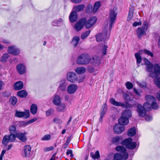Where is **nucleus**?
I'll return each instance as SVG.
<instances>
[{"label": "nucleus", "mask_w": 160, "mask_h": 160, "mask_svg": "<svg viewBox=\"0 0 160 160\" xmlns=\"http://www.w3.org/2000/svg\"><path fill=\"white\" fill-rule=\"evenodd\" d=\"M143 60L144 62V64L146 66L145 71L149 73L148 75V77L153 78L154 76L153 70L154 65L146 58H144Z\"/></svg>", "instance_id": "obj_1"}, {"label": "nucleus", "mask_w": 160, "mask_h": 160, "mask_svg": "<svg viewBox=\"0 0 160 160\" xmlns=\"http://www.w3.org/2000/svg\"><path fill=\"white\" fill-rule=\"evenodd\" d=\"M121 144L122 145L125 146L126 148L130 150L135 149L137 146V143L132 142V139L130 137L122 140Z\"/></svg>", "instance_id": "obj_2"}, {"label": "nucleus", "mask_w": 160, "mask_h": 160, "mask_svg": "<svg viewBox=\"0 0 160 160\" xmlns=\"http://www.w3.org/2000/svg\"><path fill=\"white\" fill-rule=\"evenodd\" d=\"M91 58L88 54H82L79 56L77 60L78 64L81 65H86L88 64L91 61Z\"/></svg>", "instance_id": "obj_3"}, {"label": "nucleus", "mask_w": 160, "mask_h": 160, "mask_svg": "<svg viewBox=\"0 0 160 160\" xmlns=\"http://www.w3.org/2000/svg\"><path fill=\"white\" fill-rule=\"evenodd\" d=\"M110 103L112 105L116 106H121L126 108H130L132 107V105L129 104L128 102H125V104L121 102L116 101L114 99L112 98L110 99Z\"/></svg>", "instance_id": "obj_4"}, {"label": "nucleus", "mask_w": 160, "mask_h": 160, "mask_svg": "<svg viewBox=\"0 0 160 160\" xmlns=\"http://www.w3.org/2000/svg\"><path fill=\"white\" fill-rule=\"evenodd\" d=\"M85 20L84 25L87 29H88L92 27L96 23L97 18L96 17L93 16L91 17L88 21H87L86 18Z\"/></svg>", "instance_id": "obj_5"}, {"label": "nucleus", "mask_w": 160, "mask_h": 160, "mask_svg": "<svg viewBox=\"0 0 160 160\" xmlns=\"http://www.w3.org/2000/svg\"><path fill=\"white\" fill-rule=\"evenodd\" d=\"M117 12L114 10V9L110 10L109 14V28H111L112 27L113 23L115 22L117 16Z\"/></svg>", "instance_id": "obj_6"}, {"label": "nucleus", "mask_w": 160, "mask_h": 160, "mask_svg": "<svg viewBox=\"0 0 160 160\" xmlns=\"http://www.w3.org/2000/svg\"><path fill=\"white\" fill-rule=\"evenodd\" d=\"M25 112L19 111L18 110L15 111V116L16 117L20 118L24 117L25 119L28 118L29 117V110L25 109Z\"/></svg>", "instance_id": "obj_7"}, {"label": "nucleus", "mask_w": 160, "mask_h": 160, "mask_svg": "<svg viewBox=\"0 0 160 160\" xmlns=\"http://www.w3.org/2000/svg\"><path fill=\"white\" fill-rule=\"evenodd\" d=\"M116 151L120 152V154H121L124 158L125 159H127L128 157V154L127 152L126 148L122 146H117L115 148Z\"/></svg>", "instance_id": "obj_8"}, {"label": "nucleus", "mask_w": 160, "mask_h": 160, "mask_svg": "<svg viewBox=\"0 0 160 160\" xmlns=\"http://www.w3.org/2000/svg\"><path fill=\"white\" fill-rule=\"evenodd\" d=\"M125 130V127L121 124L116 123L113 127V131L114 133L121 134Z\"/></svg>", "instance_id": "obj_9"}, {"label": "nucleus", "mask_w": 160, "mask_h": 160, "mask_svg": "<svg viewBox=\"0 0 160 160\" xmlns=\"http://www.w3.org/2000/svg\"><path fill=\"white\" fill-rule=\"evenodd\" d=\"M8 53L14 56H17L20 53V50L15 46H11L8 48Z\"/></svg>", "instance_id": "obj_10"}, {"label": "nucleus", "mask_w": 160, "mask_h": 160, "mask_svg": "<svg viewBox=\"0 0 160 160\" xmlns=\"http://www.w3.org/2000/svg\"><path fill=\"white\" fill-rule=\"evenodd\" d=\"M136 111L138 115L140 117H144L146 113V110L144 108L142 104H138L136 108Z\"/></svg>", "instance_id": "obj_11"}, {"label": "nucleus", "mask_w": 160, "mask_h": 160, "mask_svg": "<svg viewBox=\"0 0 160 160\" xmlns=\"http://www.w3.org/2000/svg\"><path fill=\"white\" fill-rule=\"evenodd\" d=\"M86 18H83L80 19L75 24L74 28L78 31H80L85 25L86 22Z\"/></svg>", "instance_id": "obj_12"}, {"label": "nucleus", "mask_w": 160, "mask_h": 160, "mask_svg": "<svg viewBox=\"0 0 160 160\" xmlns=\"http://www.w3.org/2000/svg\"><path fill=\"white\" fill-rule=\"evenodd\" d=\"M27 133L24 131L23 132H20L16 133V137L22 142H24L27 140V138L26 136Z\"/></svg>", "instance_id": "obj_13"}, {"label": "nucleus", "mask_w": 160, "mask_h": 160, "mask_svg": "<svg viewBox=\"0 0 160 160\" xmlns=\"http://www.w3.org/2000/svg\"><path fill=\"white\" fill-rule=\"evenodd\" d=\"M67 79L70 82L74 83L77 81L78 77L75 73L70 72L67 74Z\"/></svg>", "instance_id": "obj_14"}, {"label": "nucleus", "mask_w": 160, "mask_h": 160, "mask_svg": "<svg viewBox=\"0 0 160 160\" xmlns=\"http://www.w3.org/2000/svg\"><path fill=\"white\" fill-rule=\"evenodd\" d=\"M107 110V105L106 103H104L102 106L101 109V112L100 115L99 119V121L100 122L102 123V119L103 116L105 114L106 111Z\"/></svg>", "instance_id": "obj_15"}, {"label": "nucleus", "mask_w": 160, "mask_h": 160, "mask_svg": "<svg viewBox=\"0 0 160 160\" xmlns=\"http://www.w3.org/2000/svg\"><path fill=\"white\" fill-rule=\"evenodd\" d=\"M147 31L141 27H138L136 31L137 35L138 38L140 39H141L142 36L146 34Z\"/></svg>", "instance_id": "obj_16"}, {"label": "nucleus", "mask_w": 160, "mask_h": 160, "mask_svg": "<svg viewBox=\"0 0 160 160\" xmlns=\"http://www.w3.org/2000/svg\"><path fill=\"white\" fill-rule=\"evenodd\" d=\"M91 64L95 66H99L101 63L100 58L96 56H93L92 59H91Z\"/></svg>", "instance_id": "obj_17"}, {"label": "nucleus", "mask_w": 160, "mask_h": 160, "mask_svg": "<svg viewBox=\"0 0 160 160\" xmlns=\"http://www.w3.org/2000/svg\"><path fill=\"white\" fill-rule=\"evenodd\" d=\"M78 18V14L76 11H72L69 16L70 21L72 23L75 22L77 21Z\"/></svg>", "instance_id": "obj_18"}, {"label": "nucleus", "mask_w": 160, "mask_h": 160, "mask_svg": "<svg viewBox=\"0 0 160 160\" xmlns=\"http://www.w3.org/2000/svg\"><path fill=\"white\" fill-rule=\"evenodd\" d=\"M77 89V86L74 84H71L67 88V92L70 94H73L76 91Z\"/></svg>", "instance_id": "obj_19"}, {"label": "nucleus", "mask_w": 160, "mask_h": 160, "mask_svg": "<svg viewBox=\"0 0 160 160\" xmlns=\"http://www.w3.org/2000/svg\"><path fill=\"white\" fill-rule=\"evenodd\" d=\"M118 123L122 126L127 125L129 122V119L122 115L118 119Z\"/></svg>", "instance_id": "obj_20"}, {"label": "nucleus", "mask_w": 160, "mask_h": 160, "mask_svg": "<svg viewBox=\"0 0 160 160\" xmlns=\"http://www.w3.org/2000/svg\"><path fill=\"white\" fill-rule=\"evenodd\" d=\"M16 68L19 74L22 75L25 73V67L23 64L20 63L17 65Z\"/></svg>", "instance_id": "obj_21"}, {"label": "nucleus", "mask_w": 160, "mask_h": 160, "mask_svg": "<svg viewBox=\"0 0 160 160\" xmlns=\"http://www.w3.org/2000/svg\"><path fill=\"white\" fill-rule=\"evenodd\" d=\"M154 77H159L160 75V66L158 63L154 64Z\"/></svg>", "instance_id": "obj_22"}, {"label": "nucleus", "mask_w": 160, "mask_h": 160, "mask_svg": "<svg viewBox=\"0 0 160 160\" xmlns=\"http://www.w3.org/2000/svg\"><path fill=\"white\" fill-rule=\"evenodd\" d=\"M31 148L29 145H26L24 147V153H22L23 157H27L29 156L31 152Z\"/></svg>", "instance_id": "obj_23"}, {"label": "nucleus", "mask_w": 160, "mask_h": 160, "mask_svg": "<svg viewBox=\"0 0 160 160\" xmlns=\"http://www.w3.org/2000/svg\"><path fill=\"white\" fill-rule=\"evenodd\" d=\"M52 102L55 105H59V104H61V98L58 95L56 94L54 95L53 96Z\"/></svg>", "instance_id": "obj_24"}, {"label": "nucleus", "mask_w": 160, "mask_h": 160, "mask_svg": "<svg viewBox=\"0 0 160 160\" xmlns=\"http://www.w3.org/2000/svg\"><path fill=\"white\" fill-rule=\"evenodd\" d=\"M56 109L58 112H63L65 111L66 106L64 103H61L59 105H57Z\"/></svg>", "instance_id": "obj_25"}, {"label": "nucleus", "mask_w": 160, "mask_h": 160, "mask_svg": "<svg viewBox=\"0 0 160 160\" xmlns=\"http://www.w3.org/2000/svg\"><path fill=\"white\" fill-rule=\"evenodd\" d=\"M122 115L129 119V118L131 117L132 116V111L130 109H126L123 110L122 112Z\"/></svg>", "instance_id": "obj_26"}, {"label": "nucleus", "mask_w": 160, "mask_h": 160, "mask_svg": "<svg viewBox=\"0 0 160 160\" xmlns=\"http://www.w3.org/2000/svg\"><path fill=\"white\" fill-rule=\"evenodd\" d=\"M122 139V138L121 136H117L112 138L111 142L113 144L117 145Z\"/></svg>", "instance_id": "obj_27"}, {"label": "nucleus", "mask_w": 160, "mask_h": 160, "mask_svg": "<svg viewBox=\"0 0 160 160\" xmlns=\"http://www.w3.org/2000/svg\"><path fill=\"white\" fill-rule=\"evenodd\" d=\"M23 83L22 81H19L14 84V89L15 90H19L23 88Z\"/></svg>", "instance_id": "obj_28"}, {"label": "nucleus", "mask_w": 160, "mask_h": 160, "mask_svg": "<svg viewBox=\"0 0 160 160\" xmlns=\"http://www.w3.org/2000/svg\"><path fill=\"white\" fill-rule=\"evenodd\" d=\"M136 133V129L135 127H133L129 129L128 132V135L129 137L134 136Z\"/></svg>", "instance_id": "obj_29"}, {"label": "nucleus", "mask_w": 160, "mask_h": 160, "mask_svg": "<svg viewBox=\"0 0 160 160\" xmlns=\"http://www.w3.org/2000/svg\"><path fill=\"white\" fill-rule=\"evenodd\" d=\"M17 95L21 98H24L28 95V93L25 90H22L18 91L17 93Z\"/></svg>", "instance_id": "obj_30"}, {"label": "nucleus", "mask_w": 160, "mask_h": 160, "mask_svg": "<svg viewBox=\"0 0 160 160\" xmlns=\"http://www.w3.org/2000/svg\"><path fill=\"white\" fill-rule=\"evenodd\" d=\"M67 86V83L65 80H62L59 87V88L61 90L64 91L65 90Z\"/></svg>", "instance_id": "obj_31"}, {"label": "nucleus", "mask_w": 160, "mask_h": 160, "mask_svg": "<svg viewBox=\"0 0 160 160\" xmlns=\"http://www.w3.org/2000/svg\"><path fill=\"white\" fill-rule=\"evenodd\" d=\"M76 72L78 74L85 73L86 72L85 68L83 67H78L75 69Z\"/></svg>", "instance_id": "obj_32"}, {"label": "nucleus", "mask_w": 160, "mask_h": 160, "mask_svg": "<svg viewBox=\"0 0 160 160\" xmlns=\"http://www.w3.org/2000/svg\"><path fill=\"white\" fill-rule=\"evenodd\" d=\"M62 18H59L58 20H54L52 22V24L53 26H59V25L63 22Z\"/></svg>", "instance_id": "obj_33"}, {"label": "nucleus", "mask_w": 160, "mask_h": 160, "mask_svg": "<svg viewBox=\"0 0 160 160\" xmlns=\"http://www.w3.org/2000/svg\"><path fill=\"white\" fill-rule=\"evenodd\" d=\"M121 154L119 153H116L114 155L113 160H126L127 159H125L124 158Z\"/></svg>", "instance_id": "obj_34"}, {"label": "nucleus", "mask_w": 160, "mask_h": 160, "mask_svg": "<svg viewBox=\"0 0 160 160\" xmlns=\"http://www.w3.org/2000/svg\"><path fill=\"white\" fill-rule=\"evenodd\" d=\"M84 5L83 4L79 5L73 7V9L74 10V11L77 12H80L83 10L84 7Z\"/></svg>", "instance_id": "obj_35"}, {"label": "nucleus", "mask_w": 160, "mask_h": 160, "mask_svg": "<svg viewBox=\"0 0 160 160\" xmlns=\"http://www.w3.org/2000/svg\"><path fill=\"white\" fill-rule=\"evenodd\" d=\"M80 40V38L79 37L76 36H75L72 42V43L74 45V47L77 46Z\"/></svg>", "instance_id": "obj_36"}, {"label": "nucleus", "mask_w": 160, "mask_h": 160, "mask_svg": "<svg viewBox=\"0 0 160 160\" xmlns=\"http://www.w3.org/2000/svg\"><path fill=\"white\" fill-rule=\"evenodd\" d=\"M37 107L35 104H32L30 108L31 112L33 115L35 114L37 112Z\"/></svg>", "instance_id": "obj_37"}, {"label": "nucleus", "mask_w": 160, "mask_h": 160, "mask_svg": "<svg viewBox=\"0 0 160 160\" xmlns=\"http://www.w3.org/2000/svg\"><path fill=\"white\" fill-rule=\"evenodd\" d=\"M134 13V9L133 8H131L129 10L127 20L128 21H130L133 16Z\"/></svg>", "instance_id": "obj_38"}, {"label": "nucleus", "mask_w": 160, "mask_h": 160, "mask_svg": "<svg viewBox=\"0 0 160 160\" xmlns=\"http://www.w3.org/2000/svg\"><path fill=\"white\" fill-rule=\"evenodd\" d=\"M153 78H154L153 81L157 87L160 88V77L157 76L154 77Z\"/></svg>", "instance_id": "obj_39"}, {"label": "nucleus", "mask_w": 160, "mask_h": 160, "mask_svg": "<svg viewBox=\"0 0 160 160\" xmlns=\"http://www.w3.org/2000/svg\"><path fill=\"white\" fill-rule=\"evenodd\" d=\"M18 101L17 98L15 96L11 97L9 100V102L12 106H14Z\"/></svg>", "instance_id": "obj_40"}, {"label": "nucleus", "mask_w": 160, "mask_h": 160, "mask_svg": "<svg viewBox=\"0 0 160 160\" xmlns=\"http://www.w3.org/2000/svg\"><path fill=\"white\" fill-rule=\"evenodd\" d=\"M135 56L137 60V64L138 65L141 63L142 60V57L139 53H135Z\"/></svg>", "instance_id": "obj_41"}, {"label": "nucleus", "mask_w": 160, "mask_h": 160, "mask_svg": "<svg viewBox=\"0 0 160 160\" xmlns=\"http://www.w3.org/2000/svg\"><path fill=\"white\" fill-rule=\"evenodd\" d=\"M90 156L92 158L94 159H97L100 157L99 153L98 150H97L95 153L93 152H91Z\"/></svg>", "instance_id": "obj_42"}, {"label": "nucleus", "mask_w": 160, "mask_h": 160, "mask_svg": "<svg viewBox=\"0 0 160 160\" xmlns=\"http://www.w3.org/2000/svg\"><path fill=\"white\" fill-rule=\"evenodd\" d=\"M101 6V3L100 1H98L96 2L94 6V8L93 12H96Z\"/></svg>", "instance_id": "obj_43"}, {"label": "nucleus", "mask_w": 160, "mask_h": 160, "mask_svg": "<svg viewBox=\"0 0 160 160\" xmlns=\"http://www.w3.org/2000/svg\"><path fill=\"white\" fill-rule=\"evenodd\" d=\"M9 142H10L9 140L8 137V135H6L4 136L2 140V144L4 145L5 146H6L7 145V144Z\"/></svg>", "instance_id": "obj_44"}, {"label": "nucleus", "mask_w": 160, "mask_h": 160, "mask_svg": "<svg viewBox=\"0 0 160 160\" xmlns=\"http://www.w3.org/2000/svg\"><path fill=\"white\" fill-rule=\"evenodd\" d=\"M9 57V55L8 53H4L3 54L0 59V61L3 63L6 62Z\"/></svg>", "instance_id": "obj_45"}, {"label": "nucleus", "mask_w": 160, "mask_h": 160, "mask_svg": "<svg viewBox=\"0 0 160 160\" xmlns=\"http://www.w3.org/2000/svg\"><path fill=\"white\" fill-rule=\"evenodd\" d=\"M142 106L144 107V108L147 111H149L151 110L150 104L148 102H145Z\"/></svg>", "instance_id": "obj_46"}, {"label": "nucleus", "mask_w": 160, "mask_h": 160, "mask_svg": "<svg viewBox=\"0 0 160 160\" xmlns=\"http://www.w3.org/2000/svg\"><path fill=\"white\" fill-rule=\"evenodd\" d=\"M8 137L9 140L10 142H12L15 141L16 138V133H10L9 135H8Z\"/></svg>", "instance_id": "obj_47"}, {"label": "nucleus", "mask_w": 160, "mask_h": 160, "mask_svg": "<svg viewBox=\"0 0 160 160\" xmlns=\"http://www.w3.org/2000/svg\"><path fill=\"white\" fill-rule=\"evenodd\" d=\"M91 31L90 30H88V31H86L81 34V39H84L88 37L89 34H90Z\"/></svg>", "instance_id": "obj_48"}, {"label": "nucleus", "mask_w": 160, "mask_h": 160, "mask_svg": "<svg viewBox=\"0 0 160 160\" xmlns=\"http://www.w3.org/2000/svg\"><path fill=\"white\" fill-rule=\"evenodd\" d=\"M145 99L148 101H152V102L156 101V98L151 95H147L145 97Z\"/></svg>", "instance_id": "obj_49"}, {"label": "nucleus", "mask_w": 160, "mask_h": 160, "mask_svg": "<svg viewBox=\"0 0 160 160\" xmlns=\"http://www.w3.org/2000/svg\"><path fill=\"white\" fill-rule=\"evenodd\" d=\"M54 112V110L52 108H50L46 112V115L47 117H49L52 115Z\"/></svg>", "instance_id": "obj_50"}, {"label": "nucleus", "mask_w": 160, "mask_h": 160, "mask_svg": "<svg viewBox=\"0 0 160 160\" xmlns=\"http://www.w3.org/2000/svg\"><path fill=\"white\" fill-rule=\"evenodd\" d=\"M123 96L125 102H129L131 100L130 96L127 93H124L123 95Z\"/></svg>", "instance_id": "obj_51"}, {"label": "nucleus", "mask_w": 160, "mask_h": 160, "mask_svg": "<svg viewBox=\"0 0 160 160\" xmlns=\"http://www.w3.org/2000/svg\"><path fill=\"white\" fill-rule=\"evenodd\" d=\"M151 107V108H152L155 110H157L158 108V105L155 101L152 102Z\"/></svg>", "instance_id": "obj_52"}, {"label": "nucleus", "mask_w": 160, "mask_h": 160, "mask_svg": "<svg viewBox=\"0 0 160 160\" xmlns=\"http://www.w3.org/2000/svg\"><path fill=\"white\" fill-rule=\"evenodd\" d=\"M96 38L97 42H100L103 40L102 35L101 34H98L96 35Z\"/></svg>", "instance_id": "obj_53"}, {"label": "nucleus", "mask_w": 160, "mask_h": 160, "mask_svg": "<svg viewBox=\"0 0 160 160\" xmlns=\"http://www.w3.org/2000/svg\"><path fill=\"white\" fill-rule=\"evenodd\" d=\"M9 130L10 133H14L16 131V128L15 126L12 125L10 127Z\"/></svg>", "instance_id": "obj_54"}, {"label": "nucleus", "mask_w": 160, "mask_h": 160, "mask_svg": "<svg viewBox=\"0 0 160 160\" xmlns=\"http://www.w3.org/2000/svg\"><path fill=\"white\" fill-rule=\"evenodd\" d=\"M95 68L91 65L88 66L87 67V71L89 73H92L95 71Z\"/></svg>", "instance_id": "obj_55"}, {"label": "nucleus", "mask_w": 160, "mask_h": 160, "mask_svg": "<svg viewBox=\"0 0 160 160\" xmlns=\"http://www.w3.org/2000/svg\"><path fill=\"white\" fill-rule=\"evenodd\" d=\"M51 137V136L50 134H46L41 138V140L42 141H48L50 139Z\"/></svg>", "instance_id": "obj_56"}, {"label": "nucleus", "mask_w": 160, "mask_h": 160, "mask_svg": "<svg viewBox=\"0 0 160 160\" xmlns=\"http://www.w3.org/2000/svg\"><path fill=\"white\" fill-rule=\"evenodd\" d=\"M126 85L127 88L128 90L131 89L133 87V84L129 82H127L126 83Z\"/></svg>", "instance_id": "obj_57"}, {"label": "nucleus", "mask_w": 160, "mask_h": 160, "mask_svg": "<svg viewBox=\"0 0 160 160\" xmlns=\"http://www.w3.org/2000/svg\"><path fill=\"white\" fill-rule=\"evenodd\" d=\"M92 10V5L88 4L87 5L86 8V11L87 13H89L91 12Z\"/></svg>", "instance_id": "obj_58"}, {"label": "nucleus", "mask_w": 160, "mask_h": 160, "mask_svg": "<svg viewBox=\"0 0 160 160\" xmlns=\"http://www.w3.org/2000/svg\"><path fill=\"white\" fill-rule=\"evenodd\" d=\"M144 52L145 54L150 56L151 57H153V53L149 50H148L146 49H144Z\"/></svg>", "instance_id": "obj_59"}, {"label": "nucleus", "mask_w": 160, "mask_h": 160, "mask_svg": "<svg viewBox=\"0 0 160 160\" xmlns=\"http://www.w3.org/2000/svg\"><path fill=\"white\" fill-rule=\"evenodd\" d=\"M107 48V46L105 45H104L102 48V52L103 55L106 54Z\"/></svg>", "instance_id": "obj_60"}, {"label": "nucleus", "mask_w": 160, "mask_h": 160, "mask_svg": "<svg viewBox=\"0 0 160 160\" xmlns=\"http://www.w3.org/2000/svg\"><path fill=\"white\" fill-rule=\"evenodd\" d=\"M148 23L146 21L144 22L141 28L147 31L148 28Z\"/></svg>", "instance_id": "obj_61"}, {"label": "nucleus", "mask_w": 160, "mask_h": 160, "mask_svg": "<svg viewBox=\"0 0 160 160\" xmlns=\"http://www.w3.org/2000/svg\"><path fill=\"white\" fill-rule=\"evenodd\" d=\"M145 117V119L146 121H149L152 120V117L150 115H146L144 116Z\"/></svg>", "instance_id": "obj_62"}, {"label": "nucleus", "mask_w": 160, "mask_h": 160, "mask_svg": "<svg viewBox=\"0 0 160 160\" xmlns=\"http://www.w3.org/2000/svg\"><path fill=\"white\" fill-rule=\"evenodd\" d=\"M19 126L21 127H24L28 125V122H25L24 121H21L19 122Z\"/></svg>", "instance_id": "obj_63"}, {"label": "nucleus", "mask_w": 160, "mask_h": 160, "mask_svg": "<svg viewBox=\"0 0 160 160\" xmlns=\"http://www.w3.org/2000/svg\"><path fill=\"white\" fill-rule=\"evenodd\" d=\"M2 95L4 97L8 98L10 96V93L9 92H4L2 93Z\"/></svg>", "instance_id": "obj_64"}]
</instances>
